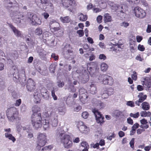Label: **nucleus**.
<instances>
[{"label":"nucleus","instance_id":"obj_1","mask_svg":"<svg viewBox=\"0 0 151 151\" xmlns=\"http://www.w3.org/2000/svg\"><path fill=\"white\" fill-rule=\"evenodd\" d=\"M10 16L12 18L15 23L17 24H20L21 20H23L25 17L23 13L20 12L18 8H13L10 12Z\"/></svg>","mask_w":151,"mask_h":151},{"label":"nucleus","instance_id":"obj_2","mask_svg":"<svg viewBox=\"0 0 151 151\" xmlns=\"http://www.w3.org/2000/svg\"><path fill=\"white\" fill-rule=\"evenodd\" d=\"M27 15V20L32 25L37 26L41 24V19L36 14H32L31 13L28 12Z\"/></svg>","mask_w":151,"mask_h":151},{"label":"nucleus","instance_id":"obj_3","mask_svg":"<svg viewBox=\"0 0 151 151\" xmlns=\"http://www.w3.org/2000/svg\"><path fill=\"white\" fill-rule=\"evenodd\" d=\"M60 141L63 144L65 148L68 149L72 147L73 143L70 136L64 133H61L60 134Z\"/></svg>","mask_w":151,"mask_h":151},{"label":"nucleus","instance_id":"obj_4","mask_svg":"<svg viewBox=\"0 0 151 151\" xmlns=\"http://www.w3.org/2000/svg\"><path fill=\"white\" fill-rule=\"evenodd\" d=\"M18 112L16 108L11 107L7 109L6 111V115L8 120L13 121L16 119L18 115Z\"/></svg>","mask_w":151,"mask_h":151},{"label":"nucleus","instance_id":"obj_5","mask_svg":"<svg viewBox=\"0 0 151 151\" xmlns=\"http://www.w3.org/2000/svg\"><path fill=\"white\" fill-rule=\"evenodd\" d=\"M132 13L137 18L143 19L145 17L146 15L145 11L138 6L132 7Z\"/></svg>","mask_w":151,"mask_h":151},{"label":"nucleus","instance_id":"obj_6","mask_svg":"<svg viewBox=\"0 0 151 151\" xmlns=\"http://www.w3.org/2000/svg\"><path fill=\"white\" fill-rule=\"evenodd\" d=\"M98 79L100 83L104 84L111 85L113 83V80L112 78L107 75H100Z\"/></svg>","mask_w":151,"mask_h":151},{"label":"nucleus","instance_id":"obj_7","mask_svg":"<svg viewBox=\"0 0 151 151\" xmlns=\"http://www.w3.org/2000/svg\"><path fill=\"white\" fill-rule=\"evenodd\" d=\"M87 70L89 74L93 76L97 71V65L96 63L92 62L88 63Z\"/></svg>","mask_w":151,"mask_h":151},{"label":"nucleus","instance_id":"obj_8","mask_svg":"<svg viewBox=\"0 0 151 151\" xmlns=\"http://www.w3.org/2000/svg\"><path fill=\"white\" fill-rule=\"evenodd\" d=\"M32 124L36 129L42 126V118L41 116L32 117Z\"/></svg>","mask_w":151,"mask_h":151},{"label":"nucleus","instance_id":"obj_9","mask_svg":"<svg viewBox=\"0 0 151 151\" xmlns=\"http://www.w3.org/2000/svg\"><path fill=\"white\" fill-rule=\"evenodd\" d=\"M92 111L95 115L97 122L101 125L104 122V117L97 110L95 109Z\"/></svg>","mask_w":151,"mask_h":151},{"label":"nucleus","instance_id":"obj_10","mask_svg":"<svg viewBox=\"0 0 151 151\" xmlns=\"http://www.w3.org/2000/svg\"><path fill=\"white\" fill-rule=\"evenodd\" d=\"M58 115L55 111H51L50 113V117L51 119V123L53 127H55L58 124Z\"/></svg>","mask_w":151,"mask_h":151},{"label":"nucleus","instance_id":"obj_11","mask_svg":"<svg viewBox=\"0 0 151 151\" xmlns=\"http://www.w3.org/2000/svg\"><path fill=\"white\" fill-rule=\"evenodd\" d=\"M27 88L28 90L30 92L33 91L35 89L36 84L32 79L30 78L27 80Z\"/></svg>","mask_w":151,"mask_h":151},{"label":"nucleus","instance_id":"obj_12","mask_svg":"<svg viewBox=\"0 0 151 151\" xmlns=\"http://www.w3.org/2000/svg\"><path fill=\"white\" fill-rule=\"evenodd\" d=\"M77 125L78 127L81 132H88L90 131L89 128L85 125L83 122L81 121H80L77 122Z\"/></svg>","mask_w":151,"mask_h":151},{"label":"nucleus","instance_id":"obj_13","mask_svg":"<svg viewBox=\"0 0 151 151\" xmlns=\"http://www.w3.org/2000/svg\"><path fill=\"white\" fill-rule=\"evenodd\" d=\"M62 4L66 8H68L70 6H75L76 5L74 0H62Z\"/></svg>","mask_w":151,"mask_h":151},{"label":"nucleus","instance_id":"obj_14","mask_svg":"<svg viewBox=\"0 0 151 151\" xmlns=\"http://www.w3.org/2000/svg\"><path fill=\"white\" fill-rule=\"evenodd\" d=\"M138 97L139 99L135 102V104L137 106H139L140 103L143 102L146 99L147 96L146 95H144L143 93H141L139 94Z\"/></svg>","mask_w":151,"mask_h":151},{"label":"nucleus","instance_id":"obj_15","mask_svg":"<svg viewBox=\"0 0 151 151\" xmlns=\"http://www.w3.org/2000/svg\"><path fill=\"white\" fill-rule=\"evenodd\" d=\"M32 111L33 114L32 115V117H37L41 116V114L38 113L40 111V109L38 106H33L32 108Z\"/></svg>","mask_w":151,"mask_h":151},{"label":"nucleus","instance_id":"obj_16","mask_svg":"<svg viewBox=\"0 0 151 151\" xmlns=\"http://www.w3.org/2000/svg\"><path fill=\"white\" fill-rule=\"evenodd\" d=\"M10 27L11 28L13 32L15 35L17 37H23V35L22 34L21 32L17 29L15 27L11 24L9 25Z\"/></svg>","mask_w":151,"mask_h":151},{"label":"nucleus","instance_id":"obj_17","mask_svg":"<svg viewBox=\"0 0 151 151\" xmlns=\"http://www.w3.org/2000/svg\"><path fill=\"white\" fill-rule=\"evenodd\" d=\"M16 131L18 132L25 131L27 132L29 131L28 126L23 127L21 124H16Z\"/></svg>","mask_w":151,"mask_h":151},{"label":"nucleus","instance_id":"obj_18","mask_svg":"<svg viewBox=\"0 0 151 151\" xmlns=\"http://www.w3.org/2000/svg\"><path fill=\"white\" fill-rule=\"evenodd\" d=\"M41 99V96L39 91H36L33 94V101L36 103H39Z\"/></svg>","mask_w":151,"mask_h":151},{"label":"nucleus","instance_id":"obj_19","mask_svg":"<svg viewBox=\"0 0 151 151\" xmlns=\"http://www.w3.org/2000/svg\"><path fill=\"white\" fill-rule=\"evenodd\" d=\"M80 93L79 98L80 100L83 102L82 101L86 99L87 96L85 93L86 92V90L83 88H81L79 90Z\"/></svg>","mask_w":151,"mask_h":151},{"label":"nucleus","instance_id":"obj_20","mask_svg":"<svg viewBox=\"0 0 151 151\" xmlns=\"http://www.w3.org/2000/svg\"><path fill=\"white\" fill-rule=\"evenodd\" d=\"M41 3L42 4H45L46 6H48V8L49 7L50 10L49 11H52L53 10V4L50 3L49 1L48 0H40Z\"/></svg>","mask_w":151,"mask_h":151},{"label":"nucleus","instance_id":"obj_21","mask_svg":"<svg viewBox=\"0 0 151 151\" xmlns=\"http://www.w3.org/2000/svg\"><path fill=\"white\" fill-rule=\"evenodd\" d=\"M59 23H57L56 21H52L49 23V26L51 29H53L55 31H56L59 30L60 29L59 27H55V26H57L59 25Z\"/></svg>","mask_w":151,"mask_h":151},{"label":"nucleus","instance_id":"obj_22","mask_svg":"<svg viewBox=\"0 0 151 151\" xmlns=\"http://www.w3.org/2000/svg\"><path fill=\"white\" fill-rule=\"evenodd\" d=\"M119 6V8L118 10H119V12L122 13H125L126 11L128 9V6L127 5L125 4H122L121 6L118 4Z\"/></svg>","mask_w":151,"mask_h":151},{"label":"nucleus","instance_id":"obj_23","mask_svg":"<svg viewBox=\"0 0 151 151\" xmlns=\"http://www.w3.org/2000/svg\"><path fill=\"white\" fill-rule=\"evenodd\" d=\"M140 122L142 124L140 126V127L143 129H146L148 128L149 126L147 124V121L146 119L144 118L140 120Z\"/></svg>","mask_w":151,"mask_h":151},{"label":"nucleus","instance_id":"obj_24","mask_svg":"<svg viewBox=\"0 0 151 151\" xmlns=\"http://www.w3.org/2000/svg\"><path fill=\"white\" fill-rule=\"evenodd\" d=\"M95 1L98 3L100 6L102 7L106 8L107 6L108 0H95Z\"/></svg>","mask_w":151,"mask_h":151},{"label":"nucleus","instance_id":"obj_25","mask_svg":"<svg viewBox=\"0 0 151 151\" xmlns=\"http://www.w3.org/2000/svg\"><path fill=\"white\" fill-rule=\"evenodd\" d=\"M107 4L110 6L111 7V8L113 10H117L118 9H119V6L118 5V4H114V2L109 0H108Z\"/></svg>","mask_w":151,"mask_h":151},{"label":"nucleus","instance_id":"obj_26","mask_svg":"<svg viewBox=\"0 0 151 151\" xmlns=\"http://www.w3.org/2000/svg\"><path fill=\"white\" fill-rule=\"evenodd\" d=\"M104 19L105 23L110 22L112 21L111 16L108 13L104 14Z\"/></svg>","mask_w":151,"mask_h":151},{"label":"nucleus","instance_id":"obj_27","mask_svg":"<svg viewBox=\"0 0 151 151\" xmlns=\"http://www.w3.org/2000/svg\"><path fill=\"white\" fill-rule=\"evenodd\" d=\"M72 49V47L70 44H67L64 47V50L65 51V52H66V54H68L67 53L69 54L72 53L73 52Z\"/></svg>","mask_w":151,"mask_h":151},{"label":"nucleus","instance_id":"obj_28","mask_svg":"<svg viewBox=\"0 0 151 151\" xmlns=\"http://www.w3.org/2000/svg\"><path fill=\"white\" fill-rule=\"evenodd\" d=\"M90 92L93 94H95L97 92L96 87V84L93 82L91 83L90 85Z\"/></svg>","mask_w":151,"mask_h":151},{"label":"nucleus","instance_id":"obj_29","mask_svg":"<svg viewBox=\"0 0 151 151\" xmlns=\"http://www.w3.org/2000/svg\"><path fill=\"white\" fill-rule=\"evenodd\" d=\"M41 94L44 98L46 99L48 97L49 94L48 91L47 89L44 88H42L41 91Z\"/></svg>","mask_w":151,"mask_h":151},{"label":"nucleus","instance_id":"obj_30","mask_svg":"<svg viewBox=\"0 0 151 151\" xmlns=\"http://www.w3.org/2000/svg\"><path fill=\"white\" fill-rule=\"evenodd\" d=\"M47 139L37 140V147H41L44 146L47 142Z\"/></svg>","mask_w":151,"mask_h":151},{"label":"nucleus","instance_id":"obj_31","mask_svg":"<svg viewBox=\"0 0 151 151\" xmlns=\"http://www.w3.org/2000/svg\"><path fill=\"white\" fill-rule=\"evenodd\" d=\"M5 3L6 4V6L8 8L9 6V4L12 5L15 4V5H17V3L15 0H5L4 1Z\"/></svg>","mask_w":151,"mask_h":151},{"label":"nucleus","instance_id":"obj_32","mask_svg":"<svg viewBox=\"0 0 151 151\" xmlns=\"http://www.w3.org/2000/svg\"><path fill=\"white\" fill-rule=\"evenodd\" d=\"M66 111V108L64 106L62 107H59L58 108V112L60 114L62 115H63L65 114Z\"/></svg>","mask_w":151,"mask_h":151},{"label":"nucleus","instance_id":"obj_33","mask_svg":"<svg viewBox=\"0 0 151 151\" xmlns=\"http://www.w3.org/2000/svg\"><path fill=\"white\" fill-rule=\"evenodd\" d=\"M142 108L144 110H148L150 109V105L147 102H144L141 104Z\"/></svg>","mask_w":151,"mask_h":151},{"label":"nucleus","instance_id":"obj_34","mask_svg":"<svg viewBox=\"0 0 151 151\" xmlns=\"http://www.w3.org/2000/svg\"><path fill=\"white\" fill-rule=\"evenodd\" d=\"M35 34L37 36L41 35L43 33V30L42 28L38 27H37L34 31Z\"/></svg>","mask_w":151,"mask_h":151},{"label":"nucleus","instance_id":"obj_35","mask_svg":"<svg viewBox=\"0 0 151 151\" xmlns=\"http://www.w3.org/2000/svg\"><path fill=\"white\" fill-rule=\"evenodd\" d=\"M43 124V128L45 130L47 129L49 127V121L47 119H45L43 120V122L42 123Z\"/></svg>","mask_w":151,"mask_h":151},{"label":"nucleus","instance_id":"obj_36","mask_svg":"<svg viewBox=\"0 0 151 151\" xmlns=\"http://www.w3.org/2000/svg\"><path fill=\"white\" fill-rule=\"evenodd\" d=\"M140 115L143 117H150L151 116V112L150 111H142L140 113Z\"/></svg>","mask_w":151,"mask_h":151},{"label":"nucleus","instance_id":"obj_37","mask_svg":"<svg viewBox=\"0 0 151 151\" xmlns=\"http://www.w3.org/2000/svg\"><path fill=\"white\" fill-rule=\"evenodd\" d=\"M5 135L6 138H8L9 139L12 140L13 142H14L16 140L14 137L9 133H6Z\"/></svg>","mask_w":151,"mask_h":151},{"label":"nucleus","instance_id":"obj_38","mask_svg":"<svg viewBox=\"0 0 151 151\" xmlns=\"http://www.w3.org/2000/svg\"><path fill=\"white\" fill-rule=\"evenodd\" d=\"M145 81L142 82V84L146 87L150 88L151 86V82L145 79Z\"/></svg>","mask_w":151,"mask_h":151},{"label":"nucleus","instance_id":"obj_39","mask_svg":"<svg viewBox=\"0 0 151 151\" xmlns=\"http://www.w3.org/2000/svg\"><path fill=\"white\" fill-rule=\"evenodd\" d=\"M108 68V65L104 63H102L101 65V70L103 72L106 71Z\"/></svg>","mask_w":151,"mask_h":151},{"label":"nucleus","instance_id":"obj_40","mask_svg":"<svg viewBox=\"0 0 151 151\" xmlns=\"http://www.w3.org/2000/svg\"><path fill=\"white\" fill-rule=\"evenodd\" d=\"M89 80V76L87 74H85L82 78V79H81V82L83 83H86Z\"/></svg>","mask_w":151,"mask_h":151},{"label":"nucleus","instance_id":"obj_41","mask_svg":"<svg viewBox=\"0 0 151 151\" xmlns=\"http://www.w3.org/2000/svg\"><path fill=\"white\" fill-rule=\"evenodd\" d=\"M60 20L63 23H68L70 20V18L68 16L64 17H61L60 18Z\"/></svg>","mask_w":151,"mask_h":151},{"label":"nucleus","instance_id":"obj_42","mask_svg":"<svg viewBox=\"0 0 151 151\" xmlns=\"http://www.w3.org/2000/svg\"><path fill=\"white\" fill-rule=\"evenodd\" d=\"M79 19L82 21H85L87 19V16L86 15H84L82 13L80 14L78 16Z\"/></svg>","mask_w":151,"mask_h":151},{"label":"nucleus","instance_id":"obj_43","mask_svg":"<svg viewBox=\"0 0 151 151\" xmlns=\"http://www.w3.org/2000/svg\"><path fill=\"white\" fill-rule=\"evenodd\" d=\"M96 104H97V106L98 108L101 109L105 106V104L103 103L102 102L100 101H97L96 102Z\"/></svg>","mask_w":151,"mask_h":151},{"label":"nucleus","instance_id":"obj_44","mask_svg":"<svg viewBox=\"0 0 151 151\" xmlns=\"http://www.w3.org/2000/svg\"><path fill=\"white\" fill-rule=\"evenodd\" d=\"M113 116L116 117H119L122 114V112L118 110L115 111L113 113Z\"/></svg>","mask_w":151,"mask_h":151},{"label":"nucleus","instance_id":"obj_45","mask_svg":"<svg viewBox=\"0 0 151 151\" xmlns=\"http://www.w3.org/2000/svg\"><path fill=\"white\" fill-rule=\"evenodd\" d=\"M47 139L46 136L44 134L40 133L37 137V140Z\"/></svg>","mask_w":151,"mask_h":151},{"label":"nucleus","instance_id":"obj_46","mask_svg":"<svg viewBox=\"0 0 151 151\" xmlns=\"http://www.w3.org/2000/svg\"><path fill=\"white\" fill-rule=\"evenodd\" d=\"M104 91V88H103L101 93V97L103 99H106L109 96L107 93L105 92Z\"/></svg>","mask_w":151,"mask_h":151},{"label":"nucleus","instance_id":"obj_47","mask_svg":"<svg viewBox=\"0 0 151 151\" xmlns=\"http://www.w3.org/2000/svg\"><path fill=\"white\" fill-rule=\"evenodd\" d=\"M104 91L107 93L108 96H110L114 93V89L112 88H109L106 90L104 89Z\"/></svg>","mask_w":151,"mask_h":151},{"label":"nucleus","instance_id":"obj_48","mask_svg":"<svg viewBox=\"0 0 151 151\" xmlns=\"http://www.w3.org/2000/svg\"><path fill=\"white\" fill-rule=\"evenodd\" d=\"M129 46L130 48V50L132 51L135 49L136 46L134 44V41H131L130 42Z\"/></svg>","mask_w":151,"mask_h":151},{"label":"nucleus","instance_id":"obj_49","mask_svg":"<svg viewBox=\"0 0 151 151\" xmlns=\"http://www.w3.org/2000/svg\"><path fill=\"white\" fill-rule=\"evenodd\" d=\"M5 54L4 52L0 50V61L5 60Z\"/></svg>","mask_w":151,"mask_h":151},{"label":"nucleus","instance_id":"obj_50","mask_svg":"<svg viewBox=\"0 0 151 151\" xmlns=\"http://www.w3.org/2000/svg\"><path fill=\"white\" fill-rule=\"evenodd\" d=\"M56 66L54 64H52L49 67V70L52 73H54L55 71Z\"/></svg>","mask_w":151,"mask_h":151},{"label":"nucleus","instance_id":"obj_51","mask_svg":"<svg viewBox=\"0 0 151 151\" xmlns=\"http://www.w3.org/2000/svg\"><path fill=\"white\" fill-rule=\"evenodd\" d=\"M139 126V124L137 123H135L132 127V129L131 131H135Z\"/></svg>","mask_w":151,"mask_h":151},{"label":"nucleus","instance_id":"obj_52","mask_svg":"<svg viewBox=\"0 0 151 151\" xmlns=\"http://www.w3.org/2000/svg\"><path fill=\"white\" fill-rule=\"evenodd\" d=\"M13 76L14 78H15V79H18L19 78L18 71L17 69L16 70V71L14 72L13 74Z\"/></svg>","mask_w":151,"mask_h":151},{"label":"nucleus","instance_id":"obj_53","mask_svg":"<svg viewBox=\"0 0 151 151\" xmlns=\"http://www.w3.org/2000/svg\"><path fill=\"white\" fill-rule=\"evenodd\" d=\"M140 115L139 113V112H137L135 114H133L131 113L130 114V116L131 117H133L134 118H138Z\"/></svg>","mask_w":151,"mask_h":151},{"label":"nucleus","instance_id":"obj_54","mask_svg":"<svg viewBox=\"0 0 151 151\" xmlns=\"http://www.w3.org/2000/svg\"><path fill=\"white\" fill-rule=\"evenodd\" d=\"M81 145L84 148H89V145L87 142L83 141L81 143Z\"/></svg>","mask_w":151,"mask_h":151},{"label":"nucleus","instance_id":"obj_55","mask_svg":"<svg viewBox=\"0 0 151 151\" xmlns=\"http://www.w3.org/2000/svg\"><path fill=\"white\" fill-rule=\"evenodd\" d=\"M132 78L134 81L137 80V73L136 72L134 71L133 72V74L132 75Z\"/></svg>","mask_w":151,"mask_h":151},{"label":"nucleus","instance_id":"obj_56","mask_svg":"<svg viewBox=\"0 0 151 151\" xmlns=\"http://www.w3.org/2000/svg\"><path fill=\"white\" fill-rule=\"evenodd\" d=\"M77 33L78 34L80 37H82L84 34L83 31L82 30H77Z\"/></svg>","mask_w":151,"mask_h":151},{"label":"nucleus","instance_id":"obj_57","mask_svg":"<svg viewBox=\"0 0 151 151\" xmlns=\"http://www.w3.org/2000/svg\"><path fill=\"white\" fill-rule=\"evenodd\" d=\"M127 105L131 107H134V103L133 101H128L127 103Z\"/></svg>","mask_w":151,"mask_h":151},{"label":"nucleus","instance_id":"obj_58","mask_svg":"<svg viewBox=\"0 0 151 151\" xmlns=\"http://www.w3.org/2000/svg\"><path fill=\"white\" fill-rule=\"evenodd\" d=\"M129 3H134L136 4H137L139 2V0H126Z\"/></svg>","mask_w":151,"mask_h":151},{"label":"nucleus","instance_id":"obj_59","mask_svg":"<svg viewBox=\"0 0 151 151\" xmlns=\"http://www.w3.org/2000/svg\"><path fill=\"white\" fill-rule=\"evenodd\" d=\"M21 100L19 99L17 100L14 103V105L16 106H19L21 103Z\"/></svg>","mask_w":151,"mask_h":151},{"label":"nucleus","instance_id":"obj_60","mask_svg":"<svg viewBox=\"0 0 151 151\" xmlns=\"http://www.w3.org/2000/svg\"><path fill=\"white\" fill-rule=\"evenodd\" d=\"M51 111H54L53 110H52L51 112H50V113H48V112H45L43 113V116L44 117H47L49 116H50V113H51Z\"/></svg>","mask_w":151,"mask_h":151},{"label":"nucleus","instance_id":"obj_61","mask_svg":"<svg viewBox=\"0 0 151 151\" xmlns=\"http://www.w3.org/2000/svg\"><path fill=\"white\" fill-rule=\"evenodd\" d=\"M134 138H133L132 139L131 141L129 142V144L130 145V146L133 149L134 148Z\"/></svg>","mask_w":151,"mask_h":151},{"label":"nucleus","instance_id":"obj_62","mask_svg":"<svg viewBox=\"0 0 151 151\" xmlns=\"http://www.w3.org/2000/svg\"><path fill=\"white\" fill-rule=\"evenodd\" d=\"M88 116V114L87 112L85 111L82 113V116L84 119H87Z\"/></svg>","mask_w":151,"mask_h":151},{"label":"nucleus","instance_id":"obj_63","mask_svg":"<svg viewBox=\"0 0 151 151\" xmlns=\"http://www.w3.org/2000/svg\"><path fill=\"white\" fill-rule=\"evenodd\" d=\"M99 58L100 60H104L106 59V57L104 54H101L99 55Z\"/></svg>","mask_w":151,"mask_h":151},{"label":"nucleus","instance_id":"obj_64","mask_svg":"<svg viewBox=\"0 0 151 151\" xmlns=\"http://www.w3.org/2000/svg\"><path fill=\"white\" fill-rule=\"evenodd\" d=\"M138 49L139 50L143 51L145 50V48L143 45L139 44L138 46Z\"/></svg>","mask_w":151,"mask_h":151}]
</instances>
